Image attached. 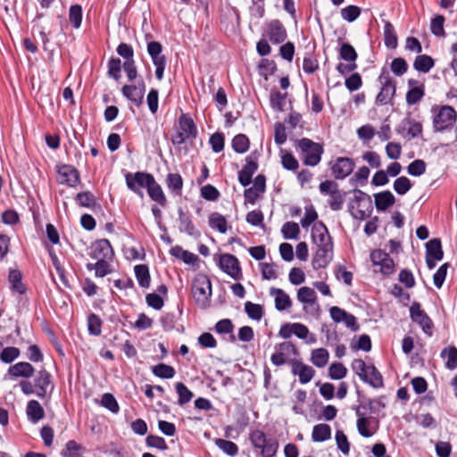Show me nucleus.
<instances>
[{"instance_id":"obj_1","label":"nucleus","mask_w":457,"mask_h":457,"mask_svg":"<svg viewBox=\"0 0 457 457\" xmlns=\"http://www.w3.org/2000/svg\"><path fill=\"white\" fill-rule=\"evenodd\" d=\"M294 145L304 165L314 167L320 162L324 152L322 144L316 143L307 137H303L296 139Z\"/></svg>"},{"instance_id":"obj_2","label":"nucleus","mask_w":457,"mask_h":457,"mask_svg":"<svg viewBox=\"0 0 457 457\" xmlns=\"http://www.w3.org/2000/svg\"><path fill=\"white\" fill-rule=\"evenodd\" d=\"M351 367L364 383L374 388L384 386L383 377L374 365H367L362 359H355L352 361Z\"/></svg>"},{"instance_id":"obj_3","label":"nucleus","mask_w":457,"mask_h":457,"mask_svg":"<svg viewBox=\"0 0 457 457\" xmlns=\"http://www.w3.org/2000/svg\"><path fill=\"white\" fill-rule=\"evenodd\" d=\"M353 194V198L348 204L349 212L353 219L363 220L373 211L371 197L360 189H354Z\"/></svg>"},{"instance_id":"obj_4","label":"nucleus","mask_w":457,"mask_h":457,"mask_svg":"<svg viewBox=\"0 0 457 457\" xmlns=\"http://www.w3.org/2000/svg\"><path fill=\"white\" fill-rule=\"evenodd\" d=\"M191 291L197 306L202 309L210 306L212 291L211 280L207 276L198 274L192 282Z\"/></svg>"},{"instance_id":"obj_5","label":"nucleus","mask_w":457,"mask_h":457,"mask_svg":"<svg viewBox=\"0 0 457 457\" xmlns=\"http://www.w3.org/2000/svg\"><path fill=\"white\" fill-rule=\"evenodd\" d=\"M433 128L435 131L443 132L453 128L457 120V112L450 105L433 106Z\"/></svg>"},{"instance_id":"obj_6","label":"nucleus","mask_w":457,"mask_h":457,"mask_svg":"<svg viewBox=\"0 0 457 457\" xmlns=\"http://www.w3.org/2000/svg\"><path fill=\"white\" fill-rule=\"evenodd\" d=\"M196 136L197 129L193 119L189 114L182 113L179 118V129L171 137L172 144L175 145H180L187 139L195 138Z\"/></svg>"},{"instance_id":"obj_7","label":"nucleus","mask_w":457,"mask_h":457,"mask_svg":"<svg viewBox=\"0 0 457 457\" xmlns=\"http://www.w3.org/2000/svg\"><path fill=\"white\" fill-rule=\"evenodd\" d=\"M378 79L381 84V89L376 96V104L386 105L392 101L395 95L396 83L385 67L381 70Z\"/></svg>"},{"instance_id":"obj_8","label":"nucleus","mask_w":457,"mask_h":457,"mask_svg":"<svg viewBox=\"0 0 457 457\" xmlns=\"http://www.w3.org/2000/svg\"><path fill=\"white\" fill-rule=\"evenodd\" d=\"M249 439L254 449L260 450L262 457H273L278 448L276 441L268 440L266 434L259 429L251 431Z\"/></svg>"},{"instance_id":"obj_9","label":"nucleus","mask_w":457,"mask_h":457,"mask_svg":"<svg viewBox=\"0 0 457 457\" xmlns=\"http://www.w3.org/2000/svg\"><path fill=\"white\" fill-rule=\"evenodd\" d=\"M321 194L328 195L329 199L328 204L331 210L339 211L344 204L345 193H342L338 188V184L333 180H325L319 186Z\"/></svg>"},{"instance_id":"obj_10","label":"nucleus","mask_w":457,"mask_h":457,"mask_svg":"<svg viewBox=\"0 0 457 457\" xmlns=\"http://www.w3.org/2000/svg\"><path fill=\"white\" fill-rule=\"evenodd\" d=\"M154 176L144 171H137L135 173L128 172L125 175V181L128 188L137 195L144 197L143 188L147 187Z\"/></svg>"},{"instance_id":"obj_11","label":"nucleus","mask_w":457,"mask_h":457,"mask_svg":"<svg viewBox=\"0 0 457 457\" xmlns=\"http://www.w3.org/2000/svg\"><path fill=\"white\" fill-rule=\"evenodd\" d=\"M370 261L375 267H378L383 276H390L395 272L394 260L387 253L381 249L373 250L370 255Z\"/></svg>"},{"instance_id":"obj_12","label":"nucleus","mask_w":457,"mask_h":457,"mask_svg":"<svg viewBox=\"0 0 457 457\" xmlns=\"http://www.w3.org/2000/svg\"><path fill=\"white\" fill-rule=\"evenodd\" d=\"M410 316L411 320L417 323L427 336L431 337L433 335L434 323L428 315L421 310L419 303H412L410 307Z\"/></svg>"},{"instance_id":"obj_13","label":"nucleus","mask_w":457,"mask_h":457,"mask_svg":"<svg viewBox=\"0 0 457 457\" xmlns=\"http://www.w3.org/2000/svg\"><path fill=\"white\" fill-rule=\"evenodd\" d=\"M34 386L36 388V395L41 399L46 398L54 388V385L52 382V376L45 369L40 370L37 373L34 378Z\"/></svg>"},{"instance_id":"obj_14","label":"nucleus","mask_w":457,"mask_h":457,"mask_svg":"<svg viewBox=\"0 0 457 457\" xmlns=\"http://www.w3.org/2000/svg\"><path fill=\"white\" fill-rule=\"evenodd\" d=\"M329 166L336 179H344L353 172L355 162L349 157H337L329 162Z\"/></svg>"},{"instance_id":"obj_15","label":"nucleus","mask_w":457,"mask_h":457,"mask_svg":"<svg viewBox=\"0 0 457 457\" xmlns=\"http://www.w3.org/2000/svg\"><path fill=\"white\" fill-rule=\"evenodd\" d=\"M258 152L253 151L245 158V164L238 172V181L243 187L251 183L253 175L258 170Z\"/></svg>"},{"instance_id":"obj_16","label":"nucleus","mask_w":457,"mask_h":457,"mask_svg":"<svg viewBox=\"0 0 457 457\" xmlns=\"http://www.w3.org/2000/svg\"><path fill=\"white\" fill-rule=\"evenodd\" d=\"M89 256L96 261L113 260L114 252L108 239H99L90 246Z\"/></svg>"},{"instance_id":"obj_17","label":"nucleus","mask_w":457,"mask_h":457,"mask_svg":"<svg viewBox=\"0 0 457 457\" xmlns=\"http://www.w3.org/2000/svg\"><path fill=\"white\" fill-rule=\"evenodd\" d=\"M56 171L60 178V183L67 185L71 187H75L80 182V176L79 170L72 165L62 164L56 166Z\"/></svg>"},{"instance_id":"obj_18","label":"nucleus","mask_w":457,"mask_h":457,"mask_svg":"<svg viewBox=\"0 0 457 457\" xmlns=\"http://www.w3.org/2000/svg\"><path fill=\"white\" fill-rule=\"evenodd\" d=\"M265 36L272 44L278 45L286 40L287 32L283 23L275 19L267 23Z\"/></svg>"},{"instance_id":"obj_19","label":"nucleus","mask_w":457,"mask_h":457,"mask_svg":"<svg viewBox=\"0 0 457 457\" xmlns=\"http://www.w3.org/2000/svg\"><path fill=\"white\" fill-rule=\"evenodd\" d=\"M220 268L234 279H239L242 277V271L237 258L230 253L220 255Z\"/></svg>"},{"instance_id":"obj_20","label":"nucleus","mask_w":457,"mask_h":457,"mask_svg":"<svg viewBox=\"0 0 457 457\" xmlns=\"http://www.w3.org/2000/svg\"><path fill=\"white\" fill-rule=\"evenodd\" d=\"M312 240L317 247L333 245L328 229L322 221L315 223L312 228Z\"/></svg>"},{"instance_id":"obj_21","label":"nucleus","mask_w":457,"mask_h":457,"mask_svg":"<svg viewBox=\"0 0 457 457\" xmlns=\"http://www.w3.org/2000/svg\"><path fill=\"white\" fill-rule=\"evenodd\" d=\"M333 260V245L317 247L312 264L314 270L326 268Z\"/></svg>"},{"instance_id":"obj_22","label":"nucleus","mask_w":457,"mask_h":457,"mask_svg":"<svg viewBox=\"0 0 457 457\" xmlns=\"http://www.w3.org/2000/svg\"><path fill=\"white\" fill-rule=\"evenodd\" d=\"M290 363L292 366L291 371L293 375L299 377V381L301 384L309 383L314 377L315 370L312 367L306 365L301 361L297 360H292Z\"/></svg>"},{"instance_id":"obj_23","label":"nucleus","mask_w":457,"mask_h":457,"mask_svg":"<svg viewBox=\"0 0 457 457\" xmlns=\"http://www.w3.org/2000/svg\"><path fill=\"white\" fill-rule=\"evenodd\" d=\"M179 231L187 233L188 236L194 237L195 238L201 236L200 231L194 225L190 216L183 211L182 208H179Z\"/></svg>"},{"instance_id":"obj_24","label":"nucleus","mask_w":457,"mask_h":457,"mask_svg":"<svg viewBox=\"0 0 457 457\" xmlns=\"http://www.w3.org/2000/svg\"><path fill=\"white\" fill-rule=\"evenodd\" d=\"M35 372L34 367L27 361H20L9 367L7 376L10 378H29Z\"/></svg>"},{"instance_id":"obj_25","label":"nucleus","mask_w":457,"mask_h":457,"mask_svg":"<svg viewBox=\"0 0 457 457\" xmlns=\"http://www.w3.org/2000/svg\"><path fill=\"white\" fill-rule=\"evenodd\" d=\"M297 300L302 303L304 306V311L308 312V308L316 307V310L319 309V305L317 304V294L314 289L309 287H302L297 291Z\"/></svg>"},{"instance_id":"obj_26","label":"nucleus","mask_w":457,"mask_h":457,"mask_svg":"<svg viewBox=\"0 0 457 457\" xmlns=\"http://www.w3.org/2000/svg\"><path fill=\"white\" fill-rule=\"evenodd\" d=\"M270 295L275 297V308L279 311H285L292 306V301L289 295L282 289L271 287L270 289Z\"/></svg>"},{"instance_id":"obj_27","label":"nucleus","mask_w":457,"mask_h":457,"mask_svg":"<svg viewBox=\"0 0 457 457\" xmlns=\"http://www.w3.org/2000/svg\"><path fill=\"white\" fill-rule=\"evenodd\" d=\"M149 197L161 206L167 204V199L162 187L156 182L154 177L146 187Z\"/></svg>"},{"instance_id":"obj_28","label":"nucleus","mask_w":457,"mask_h":457,"mask_svg":"<svg viewBox=\"0 0 457 457\" xmlns=\"http://www.w3.org/2000/svg\"><path fill=\"white\" fill-rule=\"evenodd\" d=\"M121 92L124 97L139 107L144 103V96H142V90L137 89L136 85H124L121 88Z\"/></svg>"},{"instance_id":"obj_29","label":"nucleus","mask_w":457,"mask_h":457,"mask_svg":"<svg viewBox=\"0 0 457 457\" xmlns=\"http://www.w3.org/2000/svg\"><path fill=\"white\" fill-rule=\"evenodd\" d=\"M374 198L378 211H386L395 203V198L389 190L375 194Z\"/></svg>"},{"instance_id":"obj_30","label":"nucleus","mask_w":457,"mask_h":457,"mask_svg":"<svg viewBox=\"0 0 457 457\" xmlns=\"http://www.w3.org/2000/svg\"><path fill=\"white\" fill-rule=\"evenodd\" d=\"M28 419L32 423H37L45 416V411L37 400L29 401L26 408Z\"/></svg>"},{"instance_id":"obj_31","label":"nucleus","mask_w":457,"mask_h":457,"mask_svg":"<svg viewBox=\"0 0 457 457\" xmlns=\"http://www.w3.org/2000/svg\"><path fill=\"white\" fill-rule=\"evenodd\" d=\"M384 42L386 47L395 49L398 46V37L393 24L388 21H384Z\"/></svg>"},{"instance_id":"obj_32","label":"nucleus","mask_w":457,"mask_h":457,"mask_svg":"<svg viewBox=\"0 0 457 457\" xmlns=\"http://www.w3.org/2000/svg\"><path fill=\"white\" fill-rule=\"evenodd\" d=\"M403 130L406 131L411 137H417L422 133V125L420 121L407 117L401 123Z\"/></svg>"},{"instance_id":"obj_33","label":"nucleus","mask_w":457,"mask_h":457,"mask_svg":"<svg viewBox=\"0 0 457 457\" xmlns=\"http://www.w3.org/2000/svg\"><path fill=\"white\" fill-rule=\"evenodd\" d=\"M134 272L138 285L143 288H148L151 282L148 266L145 264L136 265L134 267Z\"/></svg>"},{"instance_id":"obj_34","label":"nucleus","mask_w":457,"mask_h":457,"mask_svg":"<svg viewBox=\"0 0 457 457\" xmlns=\"http://www.w3.org/2000/svg\"><path fill=\"white\" fill-rule=\"evenodd\" d=\"M112 260L96 261V263H87L86 267L89 271L95 270L96 277L103 278L112 272Z\"/></svg>"},{"instance_id":"obj_35","label":"nucleus","mask_w":457,"mask_h":457,"mask_svg":"<svg viewBox=\"0 0 457 457\" xmlns=\"http://www.w3.org/2000/svg\"><path fill=\"white\" fill-rule=\"evenodd\" d=\"M435 65L434 59L428 54H419L413 62V68L423 73H428Z\"/></svg>"},{"instance_id":"obj_36","label":"nucleus","mask_w":457,"mask_h":457,"mask_svg":"<svg viewBox=\"0 0 457 457\" xmlns=\"http://www.w3.org/2000/svg\"><path fill=\"white\" fill-rule=\"evenodd\" d=\"M168 189L176 195H181L183 188V179L179 173H169L166 179Z\"/></svg>"},{"instance_id":"obj_37","label":"nucleus","mask_w":457,"mask_h":457,"mask_svg":"<svg viewBox=\"0 0 457 457\" xmlns=\"http://www.w3.org/2000/svg\"><path fill=\"white\" fill-rule=\"evenodd\" d=\"M11 289L22 295L26 292V286L22 283V275L18 270H11L8 275Z\"/></svg>"},{"instance_id":"obj_38","label":"nucleus","mask_w":457,"mask_h":457,"mask_svg":"<svg viewBox=\"0 0 457 457\" xmlns=\"http://www.w3.org/2000/svg\"><path fill=\"white\" fill-rule=\"evenodd\" d=\"M426 256L436 260H442L444 258V251L439 238H433L426 244Z\"/></svg>"},{"instance_id":"obj_39","label":"nucleus","mask_w":457,"mask_h":457,"mask_svg":"<svg viewBox=\"0 0 457 457\" xmlns=\"http://www.w3.org/2000/svg\"><path fill=\"white\" fill-rule=\"evenodd\" d=\"M441 358L445 360V368L453 370L457 368V348L455 346H448L442 350Z\"/></svg>"},{"instance_id":"obj_40","label":"nucleus","mask_w":457,"mask_h":457,"mask_svg":"<svg viewBox=\"0 0 457 457\" xmlns=\"http://www.w3.org/2000/svg\"><path fill=\"white\" fill-rule=\"evenodd\" d=\"M331 437V428L329 425L320 423L312 428V438L314 442H324Z\"/></svg>"},{"instance_id":"obj_41","label":"nucleus","mask_w":457,"mask_h":457,"mask_svg":"<svg viewBox=\"0 0 457 457\" xmlns=\"http://www.w3.org/2000/svg\"><path fill=\"white\" fill-rule=\"evenodd\" d=\"M170 254L179 260H182L187 264H194L198 260L196 254L184 250L179 245L173 246L170 249Z\"/></svg>"},{"instance_id":"obj_42","label":"nucleus","mask_w":457,"mask_h":457,"mask_svg":"<svg viewBox=\"0 0 457 457\" xmlns=\"http://www.w3.org/2000/svg\"><path fill=\"white\" fill-rule=\"evenodd\" d=\"M209 226L222 234L226 233L228 229L226 218L219 212H212L210 214Z\"/></svg>"},{"instance_id":"obj_43","label":"nucleus","mask_w":457,"mask_h":457,"mask_svg":"<svg viewBox=\"0 0 457 457\" xmlns=\"http://www.w3.org/2000/svg\"><path fill=\"white\" fill-rule=\"evenodd\" d=\"M214 444L220 450L230 457H235L238 453V446L232 441L216 438Z\"/></svg>"},{"instance_id":"obj_44","label":"nucleus","mask_w":457,"mask_h":457,"mask_svg":"<svg viewBox=\"0 0 457 457\" xmlns=\"http://www.w3.org/2000/svg\"><path fill=\"white\" fill-rule=\"evenodd\" d=\"M281 164L284 169L295 171L299 167V162L292 153L280 149Z\"/></svg>"},{"instance_id":"obj_45","label":"nucleus","mask_w":457,"mask_h":457,"mask_svg":"<svg viewBox=\"0 0 457 457\" xmlns=\"http://www.w3.org/2000/svg\"><path fill=\"white\" fill-rule=\"evenodd\" d=\"M329 353L325 348H318L312 352L311 361L318 368H323L327 365Z\"/></svg>"},{"instance_id":"obj_46","label":"nucleus","mask_w":457,"mask_h":457,"mask_svg":"<svg viewBox=\"0 0 457 457\" xmlns=\"http://www.w3.org/2000/svg\"><path fill=\"white\" fill-rule=\"evenodd\" d=\"M175 389L179 395V399H178L179 405L182 406V405L189 403L194 396V394L182 382L176 383Z\"/></svg>"},{"instance_id":"obj_47","label":"nucleus","mask_w":457,"mask_h":457,"mask_svg":"<svg viewBox=\"0 0 457 457\" xmlns=\"http://www.w3.org/2000/svg\"><path fill=\"white\" fill-rule=\"evenodd\" d=\"M287 94L279 91H272L270 96V106L273 110L282 112L286 104Z\"/></svg>"},{"instance_id":"obj_48","label":"nucleus","mask_w":457,"mask_h":457,"mask_svg":"<svg viewBox=\"0 0 457 457\" xmlns=\"http://www.w3.org/2000/svg\"><path fill=\"white\" fill-rule=\"evenodd\" d=\"M285 239H297L300 234V228L296 222L287 221L281 228Z\"/></svg>"},{"instance_id":"obj_49","label":"nucleus","mask_w":457,"mask_h":457,"mask_svg":"<svg viewBox=\"0 0 457 457\" xmlns=\"http://www.w3.org/2000/svg\"><path fill=\"white\" fill-rule=\"evenodd\" d=\"M152 371L154 376L161 378H172L175 376V370L172 366L159 363L152 367Z\"/></svg>"},{"instance_id":"obj_50","label":"nucleus","mask_w":457,"mask_h":457,"mask_svg":"<svg viewBox=\"0 0 457 457\" xmlns=\"http://www.w3.org/2000/svg\"><path fill=\"white\" fill-rule=\"evenodd\" d=\"M75 201L79 206L93 208L96 204V199L90 191H83L77 194Z\"/></svg>"},{"instance_id":"obj_51","label":"nucleus","mask_w":457,"mask_h":457,"mask_svg":"<svg viewBox=\"0 0 457 457\" xmlns=\"http://www.w3.org/2000/svg\"><path fill=\"white\" fill-rule=\"evenodd\" d=\"M245 311L247 316L254 320H261L264 315L263 308L261 304L246 302L245 303Z\"/></svg>"},{"instance_id":"obj_52","label":"nucleus","mask_w":457,"mask_h":457,"mask_svg":"<svg viewBox=\"0 0 457 457\" xmlns=\"http://www.w3.org/2000/svg\"><path fill=\"white\" fill-rule=\"evenodd\" d=\"M356 427L359 434L363 437H370L375 432L371 428L370 419L367 417L357 419Z\"/></svg>"},{"instance_id":"obj_53","label":"nucleus","mask_w":457,"mask_h":457,"mask_svg":"<svg viewBox=\"0 0 457 457\" xmlns=\"http://www.w3.org/2000/svg\"><path fill=\"white\" fill-rule=\"evenodd\" d=\"M162 46L160 42L151 41L147 44V53L150 55L153 62L166 60V57L162 54Z\"/></svg>"},{"instance_id":"obj_54","label":"nucleus","mask_w":457,"mask_h":457,"mask_svg":"<svg viewBox=\"0 0 457 457\" xmlns=\"http://www.w3.org/2000/svg\"><path fill=\"white\" fill-rule=\"evenodd\" d=\"M250 141L244 134H238L232 139V147L235 152L244 154L248 151Z\"/></svg>"},{"instance_id":"obj_55","label":"nucleus","mask_w":457,"mask_h":457,"mask_svg":"<svg viewBox=\"0 0 457 457\" xmlns=\"http://www.w3.org/2000/svg\"><path fill=\"white\" fill-rule=\"evenodd\" d=\"M338 53L340 58L345 62H356L358 58V54L354 47L347 42L341 45Z\"/></svg>"},{"instance_id":"obj_56","label":"nucleus","mask_w":457,"mask_h":457,"mask_svg":"<svg viewBox=\"0 0 457 457\" xmlns=\"http://www.w3.org/2000/svg\"><path fill=\"white\" fill-rule=\"evenodd\" d=\"M102 320L95 313H91L87 317V329L91 336H100L102 332Z\"/></svg>"},{"instance_id":"obj_57","label":"nucleus","mask_w":457,"mask_h":457,"mask_svg":"<svg viewBox=\"0 0 457 457\" xmlns=\"http://www.w3.org/2000/svg\"><path fill=\"white\" fill-rule=\"evenodd\" d=\"M83 447L74 440H69L62 451V457H79Z\"/></svg>"},{"instance_id":"obj_58","label":"nucleus","mask_w":457,"mask_h":457,"mask_svg":"<svg viewBox=\"0 0 457 457\" xmlns=\"http://www.w3.org/2000/svg\"><path fill=\"white\" fill-rule=\"evenodd\" d=\"M425 96V88L422 87L409 88L406 93V104L408 105H414L418 104Z\"/></svg>"},{"instance_id":"obj_59","label":"nucleus","mask_w":457,"mask_h":457,"mask_svg":"<svg viewBox=\"0 0 457 457\" xmlns=\"http://www.w3.org/2000/svg\"><path fill=\"white\" fill-rule=\"evenodd\" d=\"M69 21L75 29H79L82 22V7L73 4L69 9Z\"/></svg>"},{"instance_id":"obj_60","label":"nucleus","mask_w":457,"mask_h":457,"mask_svg":"<svg viewBox=\"0 0 457 457\" xmlns=\"http://www.w3.org/2000/svg\"><path fill=\"white\" fill-rule=\"evenodd\" d=\"M319 67L317 58L312 53L306 54L303 61V71L307 74H313L319 70Z\"/></svg>"},{"instance_id":"obj_61","label":"nucleus","mask_w":457,"mask_h":457,"mask_svg":"<svg viewBox=\"0 0 457 457\" xmlns=\"http://www.w3.org/2000/svg\"><path fill=\"white\" fill-rule=\"evenodd\" d=\"M346 374L347 369L341 362H334L328 368V376L332 379H342L346 376Z\"/></svg>"},{"instance_id":"obj_62","label":"nucleus","mask_w":457,"mask_h":457,"mask_svg":"<svg viewBox=\"0 0 457 457\" xmlns=\"http://www.w3.org/2000/svg\"><path fill=\"white\" fill-rule=\"evenodd\" d=\"M394 189L398 195H405L412 187L411 180L405 177L402 176L397 178L394 182Z\"/></svg>"},{"instance_id":"obj_63","label":"nucleus","mask_w":457,"mask_h":457,"mask_svg":"<svg viewBox=\"0 0 457 457\" xmlns=\"http://www.w3.org/2000/svg\"><path fill=\"white\" fill-rule=\"evenodd\" d=\"M21 354L19 348L14 346H8L2 350L0 359L4 363H11L16 360Z\"/></svg>"},{"instance_id":"obj_64","label":"nucleus","mask_w":457,"mask_h":457,"mask_svg":"<svg viewBox=\"0 0 457 457\" xmlns=\"http://www.w3.org/2000/svg\"><path fill=\"white\" fill-rule=\"evenodd\" d=\"M426 167V162L423 160L417 159L408 165L407 171L411 176L419 177L425 173Z\"/></svg>"}]
</instances>
